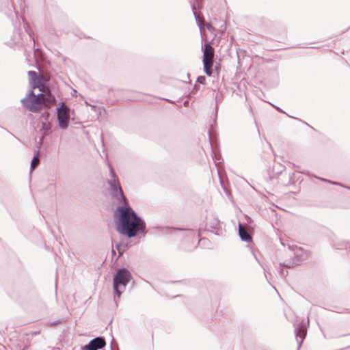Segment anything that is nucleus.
<instances>
[{
	"instance_id": "39448f33",
	"label": "nucleus",
	"mask_w": 350,
	"mask_h": 350,
	"mask_svg": "<svg viewBox=\"0 0 350 350\" xmlns=\"http://www.w3.org/2000/svg\"><path fill=\"white\" fill-rule=\"evenodd\" d=\"M23 106L31 112L36 113L42 108L38 101L33 96H26L21 100Z\"/></svg>"
},
{
	"instance_id": "0eeeda50",
	"label": "nucleus",
	"mask_w": 350,
	"mask_h": 350,
	"mask_svg": "<svg viewBox=\"0 0 350 350\" xmlns=\"http://www.w3.org/2000/svg\"><path fill=\"white\" fill-rule=\"evenodd\" d=\"M191 10L200 31L203 29L204 20L197 14V10L202 8L201 0H190Z\"/></svg>"
},
{
	"instance_id": "4468645a",
	"label": "nucleus",
	"mask_w": 350,
	"mask_h": 350,
	"mask_svg": "<svg viewBox=\"0 0 350 350\" xmlns=\"http://www.w3.org/2000/svg\"><path fill=\"white\" fill-rule=\"evenodd\" d=\"M332 246L337 250H342L350 247V243L342 240L336 239L335 241H333Z\"/></svg>"
},
{
	"instance_id": "423d86ee",
	"label": "nucleus",
	"mask_w": 350,
	"mask_h": 350,
	"mask_svg": "<svg viewBox=\"0 0 350 350\" xmlns=\"http://www.w3.org/2000/svg\"><path fill=\"white\" fill-rule=\"evenodd\" d=\"M106 345L105 338L103 336L96 337L92 339L87 345L81 347L82 350H98Z\"/></svg>"
},
{
	"instance_id": "a878e982",
	"label": "nucleus",
	"mask_w": 350,
	"mask_h": 350,
	"mask_svg": "<svg viewBox=\"0 0 350 350\" xmlns=\"http://www.w3.org/2000/svg\"><path fill=\"white\" fill-rule=\"evenodd\" d=\"M217 110H218V107H217V105L216 104L215 107V118H214V119H213V123H214V124H216V123H217Z\"/></svg>"
},
{
	"instance_id": "7c9ffc66",
	"label": "nucleus",
	"mask_w": 350,
	"mask_h": 350,
	"mask_svg": "<svg viewBox=\"0 0 350 350\" xmlns=\"http://www.w3.org/2000/svg\"><path fill=\"white\" fill-rule=\"evenodd\" d=\"M198 88H198V86L197 85H194V87H193V91H194V90H198Z\"/></svg>"
},
{
	"instance_id": "b1692460",
	"label": "nucleus",
	"mask_w": 350,
	"mask_h": 350,
	"mask_svg": "<svg viewBox=\"0 0 350 350\" xmlns=\"http://www.w3.org/2000/svg\"><path fill=\"white\" fill-rule=\"evenodd\" d=\"M203 68H204V72L206 75H207L208 76H211V74H212V71H211V68H208L207 66H203Z\"/></svg>"
},
{
	"instance_id": "72a5a7b5",
	"label": "nucleus",
	"mask_w": 350,
	"mask_h": 350,
	"mask_svg": "<svg viewBox=\"0 0 350 350\" xmlns=\"http://www.w3.org/2000/svg\"><path fill=\"white\" fill-rule=\"evenodd\" d=\"M285 114H286L288 117L292 118V116H291L288 115L286 113ZM293 119H295V117H293Z\"/></svg>"
},
{
	"instance_id": "6ab92c4d",
	"label": "nucleus",
	"mask_w": 350,
	"mask_h": 350,
	"mask_svg": "<svg viewBox=\"0 0 350 350\" xmlns=\"http://www.w3.org/2000/svg\"><path fill=\"white\" fill-rule=\"evenodd\" d=\"M109 167L110 176L111 177V178L110 180L119 179L115 170H113V167L111 165H109Z\"/></svg>"
},
{
	"instance_id": "cd10ccee",
	"label": "nucleus",
	"mask_w": 350,
	"mask_h": 350,
	"mask_svg": "<svg viewBox=\"0 0 350 350\" xmlns=\"http://www.w3.org/2000/svg\"><path fill=\"white\" fill-rule=\"evenodd\" d=\"M26 31L27 32V33L29 34L30 38L33 40V44H35V40H34V37H33V33L31 32V31H29L27 29H26Z\"/></svg>"
},
{
	"instance_id": "a211bd4d",
	"label": "nucleus",
	"mask_w": 350,
	"mask_h": 350,
	"mask_svg": "<svg viewBox=\"0 0 350 350\" xmlns=\"http://www.w3.org/2000/svg\"><path fill=\"white\" fill-rule=\"evenodd\" d=\"M203 66H207L208 68H212L213 66V58L202 59Z\"/></svg>"
},
{
	"instance_id": "20e7f679",
	"label": "nucleus",
	"mask_w": 350,
	"mask_h": 350,
	"mask_svg": "<svg viewBox=\"0 0 350 350\" xmlns=\"http://www.w3.org/2000/svg\"><path fill=\"white\" fill-rule=\"evenodd\" d=\"M302 254L303 251L301 249H299L294 252V257L293 260H286L283 263H280V275L284 278H286L288 274V271H284V268H291L300 265L303 260Z\"/></svg>"
},
{
	"instance_id": "dca6fc26",
	"label": "nucleus",
	"mask_w": 350,
	"mask_h": 350,
	"mask_svg": "<svg viewBox=\"0 0 350 350\" xmlns=\"http://www.w3.org/2000/svg\"><path fill=\"white\" fill-rule=\"evenodd\" d=\"M38 153L39 151H36L31 159L30 166L31 170H33L39 164L40 157L38 156Z\"/></svg>"
},
{
	"instance_id": "f257e3e1",
	"label": "nucleus",
	"mask_w": 350,
	"mask_h": 350,
	"mask_svg": "<svg viewBox=\"0 0 350 350\" xmlns=\"http://www.w3.org/2000/svg\"><path fill=\"white\" fill-rule=\"evenodd\" d=\"M107 183L111 198L119 204L113 213L116 230L128 238L145 235L146 224L130 205L119 179L107 180Z\"/></svg>"
},
{
	"instance_id": "f8f14e48",
	"label": "nucleus",
	"mask_w": 350,
	"mask_h": 350,
	"mask_svg": "<svg viewBox=\"0 0 350 350\" xmlns=\"http://www.w3.org/2000/svg\"><path fill=\"white\" fill-rule=\"evenodd\" d=\"M29 85L30 90H32L33 91L35 89L38 88L39 89L40 92H43L45 86L44 83L43 76H40L38 79L31 82Z\"/></svg>"
},
{
	"instance_id": "c756f323",
	"label": "nucleus",
	"mask_w": 350,
	"mask_h": 350,
	"mask_svg": "<svg viewBox=\"0 0 350 350\" xmlns=\"http://www.w3.org/2000/svg\"><path fill=\"white\" fill-rule=\"evenodd\" d=\"M121 247V244L118 243L116 245V247L117 248L118 250H120V248Z\"/></svg>"
},
{
	"instance_id": "7ed1b4c3",
	"label": "nucleus",
	"mask_w": 350,
	"mask_h": 350,
	"mask_svg": "<svg viewBox=\"0 0 350 350\" xmlns=\"http://www.w3.org/2000/svg\"><path fill=\"white\" fill-rule=\"evenodd\" d=\"M57 126L62 130H66L70 119V108L64 102L59 103L55 109Z\"/></svg>"
},
{
	"instance_id": "f3484780",
	"label": "nucleus",
	"mask_w": 350,
	"mask_h": 350,
	"mask_svg": "<svg viewBox=\"0 0 350 350\" xmlns=\"http://www.w3.org/2000/svg\"><path fill=\"white\" fill-rule=\"evenodd\" d=\"M28 77H29V84L38 79L40 76H42L41 75L38 74L37 72L34 70H29L28 71Z\"/></svg>"
},
{
	"instance_id": "4be33fe9",
	"label": "nucleus",
	"mask_w": 350,
	"mask_h": 350,
	"mask_svg": "<svg viewBox=\"0 0 350 350\" xmlns=\"http://www.w3.org/2000/svg\"><path fill=\"white\" fill-rule=\"evenodd\" d=\"M197 82H198L200 84H205L206 83V77L204 76H199L197 78Z\"/></svg>"
},
{
	"instance_id": "1a4fd4ad",
	"label": "nucleus",
	"mask_w": 350,
	"mask_h": 350,
	"mask_svg": "<svg viewBox=\"0 0 350 350\" xmlns=\"http://www.w3.org/2000/svg\"><path fill=\"white\" fill-rule=\"evenodd\" d=\"M202 51L203 53L202 59L213 58L214 55L215 49L212 46L211 43L209 41H206L202 46Z\"/></svg>"
},
{
	"instance_id": "6e6552de",
	"label": "nucleus",
	"mask_w": 350,
	"mask_h": 350,
	"mask_svg": "<svg viewBox=\"0 0 350 350\" xmlns=\"http://www.w3.org/2000/svg\"><path fill=\"white\" fill-rule=\"evenodd\" d=\"M207 230L219 236L221 232L220 221L215 217L210 218L206 224Z\"/></svg>"
},
{
	"instance_id": "c9c22d12",
	"label": "nucleus",
	"mask_w": 350,
	"mask_h": 350,
	"mask_svg": "<svg viewBox=\"0 0 350 350\" xmlns=\"http://www.w3.org/2000/svg\"><path fill=\"white\" fill-rule=\"evenodd\" d=\"M111 350H113V349H112V342L111 343Z\"/></svg>"
},
{
	"instance_id": "f03ea898",
	"label": "nucleus",
	"mask_w": 350,
	"mask_h": 350,
	"mask_svg": "<svg viewBox=\"0 0 350 350\" xmlns=\"http://www.w3.org/2000/svg\"><path fill=\"white\" fill-rule=\"evenodd\" d=\"M132 274L125 267L119 269L113 277V290L114 294V301L116 306H118V302L116 297L120 298L122 293L126 290V287L132 279Z\"/></svg>"
},
{
	"instance_id": "f704fd0d",
	"label": "nucleus",
	"mask_w": 350,
	"mask_h": 350,
	"mask_svg": "<svg viewBox=\"0 0 350 350\" xmlns=\"http://www.w3.org/2000/svg\"><path fill=\"white\" fill-rule=\"evenodd\" d=\"M209 27H211V25H207V29H209Z\"/></svg>"
},
{
	"instance_id": "9b49d317",
	"label": "nucleus",
	"mask_w": 350,
	"mask_h": 350,
	"mask_svg": "<svg viewBox=\"0 0 350 350\" xmlns=\"http://www.w3.org/2000/svg\"><path fill=\"white\" fill-rule=\"evenodd\" d=\"M295 334L297 338L298 348H300L306 336V332L302 324L298 325L295 328Z\"/></svg>"
},
{
	"instance_id": "c85d7f7f",
	"label": "nucleus",
	"mask_w": 350,
	"mask_h": 350,
	"mask_svg": "<svg viewBox=\"0 0 350 350\" xmlns=\"http://www.w3.org/2000/svg\"><path fill=\"white\" fill-rule=\"evenodd\" d=\"M208 135L209 142L211 144V131L210 130L208 132Z\"/></svg>"
},
{
	"instance_id": "ddd939ff",
	"label": "nucleus",
	"mask_w": 350,
	"mask_h": 350,
	"mask_svg": "<svg viewBox=\"0 0 350 350\" xmlns=\"http://www.w3.org/2000/svg\"><path fill=\"white\" fill-rule=\"evenodd\" d=\"M33 96L35 99H36L38 101V103L40 105V106H42L44 100H46V94L44 93L43 92H40L39 94H36L34 93V91L32 90H29L28 91V96Z\"/></svg>"
},
{
	"instance_id": "9d476101",
	"label": "nucleus",
	"mask_w": 350,
	"mask_h": 350,
	"mask_svg": "<svg viewBox=\"0 0 350 350\" xmlns=\"http://www.w3.org/2000/svg\"><path fill=\"white\" fill-rule=\"evenodd\" d=\"M239 235L241 241L250 243L252 241V237L247 231V230L243 227V224L239 222Z\"/></svg>"
},
{
	"instance_id": "aec40b11",
	"label": "nucleus",
	"mask_w": 350,
	"mask_h": 350,
	"mask_svg": "<svg viewBox=\"0 0 350 350\" xmlns=\"http://www.w3.org/2000/svg\"><path fill=\"white\" fill-rule=\"evenodd\" d=\"M170 230L172 232L175 231H183L186 230L189 234H193V231L191 229H183V228H170Z\"/></svg>"
},
{
	"instance_id": "bb28decb",
	"label": "nucleus",
	"mask_w": 350,
	"mask_h": 350,
	"mask_svg": "<svg viewBox=\"0 0 350 350\" xmlns=\"http://www.w3.org/2000/svg\"><path fill=\"white\" fill-rule=\"evenodd\" d=\"M271 105L278 111V112H280V113H286V112L282 110L280 107L276 106V105H274L273 104H271Z\"/></svg>"
},
{
	"instance_id": "5701e85b",
	"label": "nucleus",
	"mask_w": 350,
	"mask_h": 350,
	"mask_svg": "<svg viewBox=\"0 0 350 350\" xmlns=\"http://www.w3.org/2000/svg\"><path fill=\"white\" fill-rule=\"evenodd\" d=\"M64 322V320L62 319H59V320H57V321H54L53 322H51L50 323V325L51 327H54V326H56L59 324H62V323Z\"/></svg>"
},
{
	"instance_id": "2f4dec72",
	"label": "nucleus",
	"mask_w": 350,
	"mask_h": 350,
	"mask_svg": "<svg viewBox=\"0 0 350 350\" xmlns=\"http://www.w3.org/2000/svg\"><path fill=\"white\" fill-rule=\"evenodd\" d=\"M202 230L201 228L199 229V231H198V237H200L201 235Z\"/></svg>"
},
{
	"instance_id": "2eb2a0df",
	"label": "nucleus",
	"mask_w": 350,
	"mask_h": 350,
	"mask_svg": "<svg viewBox=\"0 0 350 350\" xmlns=\"http://www.w3.org/2000/svg\"><path fill=\"white\" fill-rule=\"evenodd\" d=\"M41 131H43V135L40 139V143L42 142L43 139L44 138V136L49 135L51 132V124L45 123V122H42Z\"/></svg>"
},
{
	"instance_id": "393cba45",
	"label": "nucleus",
	"mask_w": 350,
	"mask_h": 350,
	"mask_svg": "<svg viewBox=\"0 0 350 350\" xmlns=\"http://www.w3.org/2000/svg\"><path fill=\"white\" fill-rule=\"evenodd\" d=\"M318 178L319 180H321V181H323V182L328 183H330V184H332V185H338V184L336 182H334V181H332L330 180H328V179H326V178Z\"/></svg>"
},
{
	"instance_id": "412c9836",
	"label": "nucleus",
	"mask_w": 350,
	"mask_h": 350,
	"mask_svg": "<svg viewBox=\"0 0 350 350\" xmlns=\"http://www.w3.org/2000/svg\"><path fill=\"white\" fill-rule=\"evenodd\" d=\"M46 100H49V101L52 104L55 103L56 101L55 97L49 92L46 94Z\"/></svg>"
},
{
	"instance_id": "473e14b6",
	"label": "nucleus",
	"mask_w": 350,
	"mask_h": 350,
	"mask_svg": "<svg viewBox=\"0 0 350 350\" xmlns=\"http://www.w3.org/2000/svg\"><path fill=\"white\" fill-rule=\"evenodd\" d=\"M187 103H188V101H187V100L185 101V103H184V105H187Z\"/></svg>"
}]
</instances>
